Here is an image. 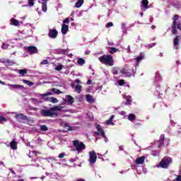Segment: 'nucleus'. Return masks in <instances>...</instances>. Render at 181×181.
<instances>
[{
  "instance_id": "obj_1",
  "label": "nucleus",
  "mask_w": 181,
  "mask_h": 181,
  "mask_svg": "<svg viewBox=\"0 0 181 181\" xmlns=\"http://www.w3.org/2000/svg\"><path fill=\"white\" fill-rule=\"evenodd\" d=\"M63 106L61 105H55L49 110H42L41 115L42 117H50L51 118H54L59 116V113L55 111H62Z\"/></svg>"
},
{
  "instance_id": "obj_2",
  "label": "nucleus",
  "mask_w": 181,
  "mask_h": 181,
  "mask_svg": "<svg viewBox=\"0 0 181 181\" xmlns=\"http://www.w3.org/2000/svg\"><path fill=\"white\" fill-rule=\"evenodd\" d=\"M98 60L100 62V63H102V64H105V66H114V58L112 57V55H102L98 58Z\"/></svg>"
},
{
  "instance_id": "obj_3",
  "label": "nucleus",
  "mask_w": 181,
  "mask_h": 181,
  "mask_svg": "<svg viewBox=\"0 0 181 181\" xmlns=\"http://www.w3.org/2000/svg\"><path fill=\"white\" fill-rule=\"evenodd\" d=\"M179 20V15L175 14L173 18V25L171 26V32L173 35H177V30H176L178 29L179 30H181V23L180 22L177 23V21Z\"/></svg>"
},
{
  "instance_id": "obj_4",
  "label": "nucleus",
  "mask_w": 181,
  "mask_h": 181,
  "mask_svg": "<svg viewBox=\"0 0 181 181\" xmlns=\"http://www.w3.org/2000/svg\"><path fill=\"white\" fill-rule=\"evenodd\" d=\"M49 95H53V92H47L46 93H43L40 95L41 98H43L45 101H49V103H52V104H56L59 103V100L54 97H47ZM47 97V98H45Z\"/></svg>"
},
{
  "instance_id": "obj_5",
  "label": "nucleus",
  "mask_w": 181,
  "mask_h": 181,
  "mask_svg": "<svg viewBox=\"0 0 181 181\" xmlns=\"http://www.w3.org/2000/svg\"><path fill=\"white\" fill-rule=\"evenodd\" d=\"M72 144L77 152H83L86 149V144L79 140H74Z\"/></svg>"
},
{
  "instance_id": "obj_6",
  "label": "nucleus",
  "mask_w": 181,
  "mask_h": 181,
  "mask_svg": "<svg viewBox=\"0 0 181 181\" xmlns=\"http://www.w3.org/2000/svg\"><path fill=\"white\" fill-rule=\"evenodd\" d=\"M173 160L170 157H164L161 159L160 162L159 163V166L161 167L162 169H168L170 163H172Z\"/></svg>"
},
{
  "instance_id": "obj_7",
  "label": "nucleus",
  "mask_w": 181,
  "mask_h": 181,
  "mask_svg": "<svg viewBox=\"0 0 181 181\" xmlns=\"http://www.w3.org/2000/svg\"><path fill=\"white\" fill-rule=\"evenodd\" d=\"M122 74H124L126 77H131L135 74V69L132 66H125L124 68L122 69Z\"/></svg>"
},
{
  "instance_id": "obj_8",
  "label": "nucleus",
  "mask_w": 181,
  "mask_h": 181,
  "mask_svg": "<svg viewBox=\"0 0 181 181\" xmlns=\"http://www.w3.org/2000/svg\"><path fill=\"white\" fill-rule=\"evenodd\" d=\"M95 128H96V129H98V132H95V135H96L98 136L100 134L102 138H104L105 139H106L105 142H107V136H105V132H104L103 128H101V126L98 124H96Z\"/></svg>"
},
{
  "instance_id": "obj_9",
  "label": "nucleus",
  "mask_w": 181,
  "mask_h": 181,
  "mask_svg": "<svg viewBox=\"0 0 181 181\" xmlns=\"http://www.w3.org/2000/svg\"><path fill=\"white\" fill-rule=\"evenodd\" d=\"M90 160L89 162L91 165H93V163H95L97 162V153H95V151H93L89 153Z\"/></svg>"
},
{
  "instance_id": "obj_10",
  "label": "nucleus",
  "mask_w": 181,
  "mask_h": 181,
  "mask_svg": "<svg viewBox=\"0 0 181 181\" xmlns=\"http://www.w3.org/2000/svg\"><path fill=\"white\" fill-rule=\"evenodd\" d=\"M15 118L18 122H22V121H28V116L21 113L16 115Z\"/></svg>"
},
{
  "instance_id": "obj_11",
  "label": "nucleus",
  "mask_w": 181,
  "mask_h": 181,
  "mask_svg": "<svg viewBox=\"0 0 181 181\" xmlns=\"http://www.w3.org/2000/svg\"><path fill=\"white\" fill-rule=\"evenodd\" d=\"M57 35H59V33L57 31V30L54 29H49L48 36L51 39H56L57 37Z\"/></svg>"
},
{
  "instance_id": "obj_12",
  "label": "nucleus",
  "mask_w": 181,
  "mask_h": 181,
  "mask_svg": "<svg viewBox=\"0 0 181 181\" xmlns=\"http://www.w3.org/2000/svg\"><path fill=\"white\" fill-rule=\"evenodd\" d=\"M165 145V134H161L160 136V139L157 142L158 148H160V146H163Z\"/></svg>"
},
{
  "instance_id": "obj_13",
  "label": "nucleus",
  "mask_w": 181,
  "mask_h": 181,
  "mask_svg": "<svg viewBox=\"0 0 181 181\" xmlns=\"http://www.w3.org/2000/svg\"><path fill=\"white\" fill-rule=\"evenodd\" d=\"M136 165H144L145 163V156H141L136 159Z\"/></svg>"
},
{
  "instance_id": "obj_14",
  "label": "nucleus",
  "mask_w": 181,
  "mask_h": 181,
  "mask_svg": "<svg viewBox=\"0 0 181 181\" xmlns=\"http://www.w3.org/2000/svg\"><path fill=\"white\" fill-rule=\"evenodd\" d=\"M28 51L29 52V53H30V54H35L37 53V47L35 46L28 47Z\"/></svg>"
},
{
  "instance_id": "obj_15",
  "label": "nucleus",
  "mask_w": 181,
  "mask_h": 181,
  "mask_svg": "<svg viewBox=\"0 0 181 181\" xmlns=\"http://www.w3.org/2000/svg\"><path fill=\"white\" fill-rule=\"evenodd\" d=\"M61 32L62 35H67V32H69V25L63 24L62 26Z\"/></svg>"
},
{
  "instance_id": "obj_16",
  "label": "nucleus",
  "mask_w": 181,
  "mask_h": 181,
  "mask_svg": "<svg viewBox=\"0 0 181 181\" xmlns=\"http://www.w3.org/2000/svg\"><path fill=\"white\" fill-rule=\"evenodd\" d=\"M181 40V36L180 35H177L173 40V45L175 47H177L179 46V42Z\"/></svg>"
},
{
  "instance_id": "obj_17",
  "label": "nucleus",
  "mask_w": 181,
  "mask_h": 181,
  "mask_svg": "<svg viewBox=\"0 0 181 181\" xmlns=\"http://www.w3.org/2000/svg\"><path fill=\"white\" fill-rule=\"evenodd\" d=\"M8 87H12L15 90L19 88L20 90H23L25 88V86L22 85H13V84H7Z\"/></svg>"
},
{
  "instance_id": "obj_18",
  "label": "nucleus",
  "mask_w": 181,
  "mask_h": 181,
  "mask_svg": "<svg viewBox=\"0 0 181 181\" xmlns=\"http://www.w3.org/2000/svg\"><path fill=\"white\" fill-rule=\"evenodd\" d=\"M148 4H149V1L148 0L141 1V6H143V8H144L145 10L149 9V6H148Z\"/></svg>"
},
{
  "instance_id": "obj_19",
  "label": "nucleus",
  "mask_w": 181,
  "mask_h": 181,
  "mask_svg": "<svg viewBox=\"0 0 181 181\" xmlns=\"http://www.w3.org/2000/svg\"><path fill=\"white\" fill-rule=\"evenodd\" d=\"M66 99H67V104H69V105H71V104L74 103V98H73L70 95H66Z\"/></svg>"
},
{
  "instance_id": "obj_20",
  "label": "nucleus",
  "mask_w": 181,
  "mask_h": 181,
  "mask_svg": "<svg viewBox=\"0 0 181 181\" xmlns=\"http://www.w3.org/2000/svg\"><path fill=\"white\" fill-rule=\"evenodd\" d=\"M112 73L115 75L119 74V73H121V74H122V69H121L119 68H114L112 70Z\"/></svg>"
},
{
  "instance_id": "obj_21",
  "label": "nucleus",
  "mask_w": 181,
  "mask_h": 181,
  "mask_svg": "<svg viewBox=\"0 0 181 181\" xmlns=\"http://www.w3.org/2000/svg\"><path fill=\"white\" fill-rule=\"evenodd\" d=\"M10 147L15 150V149H18V145H17V143L16 141H15L14 140L12 141L11 143H10Z\"/></svg>"
},
{
  "instance_id": "obj_22",
  "label": "nucleus",
  "mask_w": 181,
  "mask_h": 181,
  "mask_svg": "<svg viewBox=\"0 0 181 181\" xmlns=\"http://www.w3.org/2000/svg\"><path fill=\"white\" fill-rule=\"evenodd\" d=\"M117 52H119L118 48L110 47L109 53H110V54H114V53H117Z\"/></svg>"
},
{
  "instance_id": "obj_23",
  "label": "nucleus",
  "mask_w": 181,
  "mask_h": 181,
  "mask_svg": "<svg viewBox=\"0 0 181 181\" xmlns=\"http://www.w3.org/2000/svg\"><path fill=\"white\" fill-rule=\"evenodd\" d=\"M77 63L79 64V66H83V64H86V60L83 58H78Z\"/></svg>"
},
{
  "instance_id": "obj_24",
  "label": "nucleus",
  "mask_w": 181,
  "mask_h": 181,
  "mask_svg": "<svg viewBox=\"0 0 181 181\" xmlns=\"http://www.w3.org/2000/svg\"><path fill=\"white\" fill-rule=\"evenodd\" d=\"M86 101L88 103H93L94 99L93 98V96H91V95L88 94V95H86Z\"/></svg>"
},
{
  "instance_id": "obj_25",
  "label": "nucleus",
  "mask_w": 181,
  "mask_h": 181,
  "mask_svg": "<svg viewBox=\"0 0 181 181\" xmlns=\"http://www.w3.org/2000/svg\"><path fill=\"white\" fill-rule=\"evenodd\" d=\"M128 119L129 121H135V119H136V116L131 113L128 115Z\"/></svg>"
},
{
  "instance_id": "obj_26",
  "label": "nucleus",
  "mask_w": 181,
  "mask_h": 181,
  "mask_svg": "<svg viewBox=\"0 0 181 181\" xmlns=\"http://www.w3.org/2000/svg\"><path fill=\"white\" fill-rule=\"evenodd\" d=\"M84 4V0H78L75 6L76 8H81V6Z\"/></svg>"
},
{
  "instance_id": "obj_27",
  "label": "nucleus",
  "mask_w": 181,
  "mask_h": 181,
  "mask_svg": "<svg viewBox=\"0 0 181 181\" xmlns=\"http://www.w3.org/2000/svg\"><path fill=\"white\" fill-rule=\"evenodd\" d=\"M126 100H127V101H126V103H125V105H131V103H132V97H131V96H127V97L126 98Z\"/></svg>"
},
{
  "instance_id": "obj_28",
  "label": "nucleus",
  "mask_w": 181,
  "mask_h": 181,
  "mask_svg": "<svg viewBox=\"0 0 181 181\" xmlns=\"http://www.w3.org/2000/svg\"><path fill=\"white\" fill-rule=\"evenodd\" d=\"M11 22L12 25H13V26H18V25H19V21H18L15 18H12L11 20Z\"/></svg>"
},
{
  "instance_id": "obj_29",
  "label": "nucleus",
  "mask_w": 181,
  "mask_h": 181,
  "mask_svg": "<svg viewBox=\"0 0 181 181\" xmlns=\"http://www.w3.org/2000/svg\"><path fill=\"white\" fill-rule=\"evenodd\" d=\"M23 83H24V84H27V86H30V87H32V86H33V82L28 81V80H23Z\"/></svg>"
},
{
  "instance_id": "obj_30",
  "label": "nucleus",
  "mask_w": 181,
  "mask_h": 181,
  "mask_svg": "<svg viewBox=\"0 0 181 181\" xmlns=\"http://www.w3.org/2000/svg\"><path fill=\"white\" fill-rule=\"evenodd\" d=\"M51 91H52V93H54V94H62V93H63L60 90L54 88H52L51 89Z\"/></svg>"
},
{
  "instance_id": "obj_31",
  "label": "nucleus",
  "mask_w": 181,
  "mask_h": 181,
  "mask_svg": "<svg viewBox=\"0 0 181 181\" xmlns=\"http://www.w3.org/2000/svg\"><path fill=\"white\" fill-rule=\"evenodd\" d=\"M40 131H44V132L49 131L47 126H46L45 124L41 125L40 127Z\"/></svg>"
},
{
  "instance_id": "obj_32",
  "label": "nucleus",
  "mask_w": 181,
  "mask_h": 181,
  "mask_svg": "<svg viewBox=\"0 0 181 181\" xmlns=\"http://www.w3.org/2000/svg\"><path fill=\"white\" fill-rule=\"evenodd\" d=\"M75 90L78 94H80L81 93V85H77L75 87Z\"/></svg>"
},
{
  "instance_id": "obj_33",
  "label": "nucleus",
  "mask_w": 181,
  "mask_h": 181,
  "mask_svg": "<svg viewBox=\"0 0 181 181\" xmlns=\"http://www.w3.org/2000/svg\"><path fill=\"white\" fill-rule=\"evenodd\" d=\"M6 121H8V119L2 115H0V124H4V122H6Z\"/></svg>"
},
{
  "instance_id": "obj_34",
  "label": "nucleus",
  "mask_w": 181,
  "mask_h": 181,
  "mask_svg": "<svg viewBox=\"0 0 181 181\" xmlns=\"http://www.w3.org/2000/svg\"><path fill=\"white\" fill-rule=\"evenodd\" d=\"M136 63H139V62H141V60H144V55L140 54L136 57Z\"/></svg>"
},
{
  "instance_id": "obj_35",
  "label": "nucleus",
  "mask_w": 181,
  "mask_h": 181,
  "mask_svg": "<svg viewBox=\"0 0 181 181\" xmlns=\"http://www.w3.org/2000/svg\"><path fill=\"white\" fill-rule=\"evenodd\" d=\"M42 12H47V4H42Z\"/></svg>"
},
{
  "instance_id": "obj_36",
  "label": "nucleus",
  "mask_w": 181,
  "mask_h": 181,
  "mask_svg": "<svg viewBox=\"0 0 181 181\" xmlns=\"http://www.w3.org/2000/svg\"><path fill=\"white\" fill-rule=\"evenodd\" d=\"M28 73V70L26 69H20L19 70V74H22V76H24V74H26Z\"/></svg>"
},
{
  "instance_id": "obj_37",
  "label": "nucleus",
  "mask_w": 181,
  "mask_h": 181,
  "mask_svg": "<svg viewBox=\"0 0 181 181\" xmlns=\"http://www.w3.org/2000/svg\"><path fill=\"white\" fill-rule=\"evenodd\" d=\"M57 53H59V54H64L66 53V51L64 49H59L56 50Z\"/></svg>"
},
{
  "instance_id": "obj_38",
  "label": "nucleus",
  "mask_w": 181,
  "mask_h": 181,
  "mask_svg": "<svg viewBox=\"0 0 181 181\" xmlns=\"http://www.w3.org/2000/svg\"><path fill=\"white\" fill-rule=\"evenodd\" d=\"M119 86H122L124 84H125V81L124 79H120L117 81Z\"/></svg>"
},
{
  "instance_id": "obj_39",
  "label": "nucleus",
  "mask_w": 181,
  "mask_h": 181,
  "mask_svg": "<svg viewBox=\"0 0 181 181\" xmlns=\"http://www.w3.org/2000/svg\"><path fill=\"white\" fill-rule=\"evenodd\" d=\"M49 0H40L39 4H41L42 5H47V2Z\"/></svg>"
},
{
  "instance_id": "obj_40",
  "label": "nucleus",
  "mask_w": 181,
  "mask_h": 181,
  "mask_svg": "<svg viewBox=\"0 0 181 181\" xmlns=\"http://www.w3.org/2000/svg\"><path fill=\"white\" fill-rule=\"evenodd\" d=\"M62 69H63V66L62 65H59L55 67V70H57V71H61V70Z\"/></svg>"
},
{
  "instance_id": "obj_41",
  "label": "nucleus",
  "mask_w": 181,
  "mask_h": 181,
  "mask_svg": "<svg viewBox=\"0 0 181 181\" xmlns=\"http://www.w3.org/2000/svg\"><path fill=\"white\" fill-rule=\"evenodd\" d=\"M29 6H33L35 5V0H28Z\"/></svg>"
},
{
  "instance_id": "obj_42",
  "label": "nucleus",
  "mask_w": 181,
  "mask_h": 181,
  "mask_svg": "<svg viewBox=\"0 0 181 181\" xmlns=\"http://www.w3.org/2000/svg\"><path fill=\"white\" fill-rule=\"evenodd\" d=\"M106 124L107 125H114L115 124L114 122H112V120H110V119L106 121Z\"/></svg>"
},
{
  "instance_id": "obj_43",
  "label": "nucleus",
  "mask_w": 181,
  "mask_h": 181,
  "mask_svg": "<svg viewBox=\"0 0 181 181\" xmlns=\"http://www.w3.org/2000/svg\"><path fill=\"white\" fill-rule=\"evenodd\" d=\"M111 26H114V23H112V22H110L106 24V28H111Z\"/></svg>"
},
{
  "instance_id": "obj_44",
  "label": "nucleus",
  "mask_w": 181,
  "mask_h": 181,
  "mask_svg": "<svg viewBox=\"0 0 181 181\" xmlns=\"http://www.w3.org/2000/svg\"><path fill=\"white\" fill-rule=\"evenodd\" d=\"M63 23H70V19L69 18H65Z\"/></svg>"
},
{
  "instance_id": "obj_45",
  "label": "nucleus",
  "mask_w": 181,
  "mask_h": 181,
  "mask_svg": "<svg viewBox=\"0 0 181 181\" xmlns=\"http://www.w3.org/2000/svg\"><path fill=\"white\" fill-rule=\"evenodd\" d=\"M48 63H49V61H47V59H44L42 62H41L42 65L47 64Z\"/></svg>"
},
{
  "instance_id": "obj_46",
  "label": "nucleus",
  "mask_w": 181,
  "mask_h": 181,
  "mask_svg": "<svg viewBox=\"0 0 181 181\" xmlns=\"http://www.w3.org/2000/svg\"><path fill=\"white\" fill-rule=\"evenodd\" d=\"M64 155H66L64 153H61L58 156V158H59V159H62V158H64Z\"/></svg>"
},
{
  "instance_id": "obj_47",
  "label": "nucleus",
  "mask_w": 181,
  "mask_h": 181,
  "mask_svg": "<svg viewBox=\"0 0 181 181\" xmlns=\"http://www.w3.org/2000/svg\"><path fill=\"white\" fill-rule=\"evenodd\" d=\"M175 180L176 181H181V175H177Z\"/></svg>"
},
{
  "instance_id": "obj_48",
  "label": "nucleus",
  "mask_w": 181,
  "mask_h": 181,
  "mask_svg": "<svg viewBox=\"0 0 181 181\" xmlns=\"http://www.w3.org/2000/svg\"><path fill=\"white\" fill-rule=\"evenodd\" d=\"M8 44H3V45L1 46L2 49H6L8 47Z\"/></svg>"
},
{
  "instance_id": "obj_49",
  "label": "nucleus",
  "mask_w": 181,
  "mask_h": 181,
  "mask_svg": "<svg viewBox=\"0 0 181 181\" xmlns=\"http://www.w3.org/2000/svg\"><path fill=\"white\" fill-rule=\"evenodd\" d=\"M8 170H10V172L13 174V175H16V173H15L13 171V170H12V168H8Z\"/></svg>"
},
{
  "instance_id": "obj_50",
  "label": "nucleus",
  "mask_w": 181,
  "mask_h": 181,
  "mask_svg": "<svg viewBox=\"0 0 181 181\" xmlns=\"http://www.w3.org/2000/svg\"><path fill=\"white\" fill-rule=\"evenodd\" d=\"M119 114H120V115H125V114H127V112L125 111L122 110L119 112Z\"/></svg>"
},
{
  "instance_id": "obj_51",
  "label": "nucleus",
  "mask_w": 181,
  "mask_h": 181,
  "mask_svg": "<svg viewBox=\"0 0 181 181\" xmlns=\"http://www.w3.org/2000/svg\"><path fill=\"white\" fill-rule=\"evenodd\" d=\"M115 117V115H112L110 116V117L109 119H110V121H112Z\"/></svg>"
},
{
  "instance_id": "obj_52",
  "label": "nucleus",
  "mask_w": 181,
  "mask_h": 181,
  "mask_svg": "<svg viewBox=\"0 0 181 181\" xmlns=\"http://www.w3.org/2000/svg\"><path fill=\"white\" fill-rule=\"evenodd\" d=\"M75 83H76V84H80V79L77 78L75 80Z\"/></svg>"
},
{
  "instance_id": "obj_53",
  "label": "nucleus",
  "mask_w": 181,
  "mask_h": 181,
  "mask_svg": "<svg viewBox=\"0 0 181 181\" xmlns=\"http://www.w3.org/2000/svg\"><path fill=\"white\" fill-rule=\"evenodd\" d=\"M32 110H33V111H37L39 110V108H37V107H33Z\"/></svg>"
},
{
  "instance_id": "obj_54",
  "label": "nucleus",
  "mask_w": 181,
  "mask_h": 181,
  "mask_svg": "<svg viewBox=\"0 0 181 181\" xmlns=\"http://www.w3.org/2000/svg\"><path fill=\"white\" fill-rule=\"evenodd\" d=\"M32 153H35V154L36 155V156H37V153H37V151H33Z\"/></svg>"
},
{
  "instance_id": "obj_55",
  "label": "nucleus",
  "mask_w": 181,
  "mask_h": 181,
  "mask_svg": "<svg viewBox=\"0 0 181 181\" xmlns=\"http://www.w3.org/2000/svg\"><path fill=\"white\" fill-rule=\"evenodd\" d=\"M127 52H128V53H129V52H131V47L129 46H128V47H127Z\"/></svg>"
},
{
  "instance_id": "obj_56",
  "label": "nucleus",
  "mask_w": 181,
  "mask_h": 181,
  "mask_svg": "<svg viewBox=\"0 0 181 181\" xmlns=\"http://www.w3.org/2000/svg\"><path fill=\"white\" fill-rule=\"evenodd\" d=\"M86 84L88 85L91 84V80H88Z\"/></svg>"
},
{
  "instance_id": "obj_57",
  "label": "nucleus",
  "mask_w": 181,
  "mask_h": 181,
  "mask_svg": "<svg viewBox=\"0 0 181 181\" xmlns=\"http://www.w3.org/2000/svg\"><path fill=\"white\" fill-rule=\"evenodd\" d=\"M0 84H2L3 86H5V82L0 80Z\"/></svg>"
},
{
  "instance_id": "obj_58",
  "label": "nucleus",
  "mask_w": 181,
  "mask_h": 181,
  "mask_svg": "<svg viewBox=\"0 0 181 181\" xmlns=\"http://www.w3.org/2000/svg\"><path fill=\"white\" fill-rule=\"evenodd\" d=\"M86 54H90V50H86Z\"/></svg>"
},
{
  "instance_id": "obj_59",
  "label": "nucleus",
  "mask_w": 181,
  "mask_h": 181,
  "mask_svg": "<svg viewBox=\"0 0 181 181\" xmlns=\"http://www.w3.org/2000/svg\"><path fill=\"white\" fill-rule=\"evenodd\" d=\"M125 28V23H122V28L124 29Z\"/></svg>"
},
{
  "instance_id": "obj_60",
  "label": "nucleus",
  "mask_w": 181,
  "mask_h": 181,
  "mask_svg": "<svg viewBox=\"0 0 181 181\" xmlns=\"http://www.w3.org/2000/svg\"><path fill=\"white\" fill-rule=\"evenodd\" d=\"M156 77H160V74H159V73H156Z\"/></svg>"
},
{
  "instance_id": "obj_61",
  "label": "nucleus",
  "mask_w": 181,
  "mask_h": 181,
  "mask_svg": "<svg viewBox=\"0 0 181 181\" xmlns=\"http://www.w3.org/2000/svg\"><path fill=\"white\" fill-rule=\"evenodd\" d=\"M151 28H152V29H155V26L154 25H153Z\"/></svg>"
},
{
  "instance_id": "obj_62",
  "label": "nucleus",
  "mask_w": 181,
  "mask_h": 181,
  "mask_svg": "<svg viewBox=\"0 0 181 181\" xmlns=\"http://www.w3.org/2000/svg\"><path fill=\"white\" fill-rule=\"evenodd\" d=\"M18 177L21 178V177H22V176L21 175H18Z\"/></svg>"
},
{
  "instance_id": "obj_63",
  "label": "nucleus",
  "mask_w": 181,
  "mask_h": 181,
  "mask_svg": "<svg viewBox=\"0 0 181 181\" xmlns=\"http://www.w3.org/2000/svg\"><path fill=\"white\" fill-rule=\"evenodd\" d=\"M34 100H36V99L35 98V99H33Z\"/></svg>"
},
{
  "instance_id": "obj_64",
  "label": "nucleus",
  "mask_w": 181,
  "mask_h": 181,
  "mask_svg": "<svg viewBox=\"0 0 181 181\" xmlns=\"http://www.w3.org/2000/svg\"><path fill=\"white\" fill-rule=\"evenodd\" d=\"M179 129H181V127H180Z\"/></svg>"
}]
</instances>
